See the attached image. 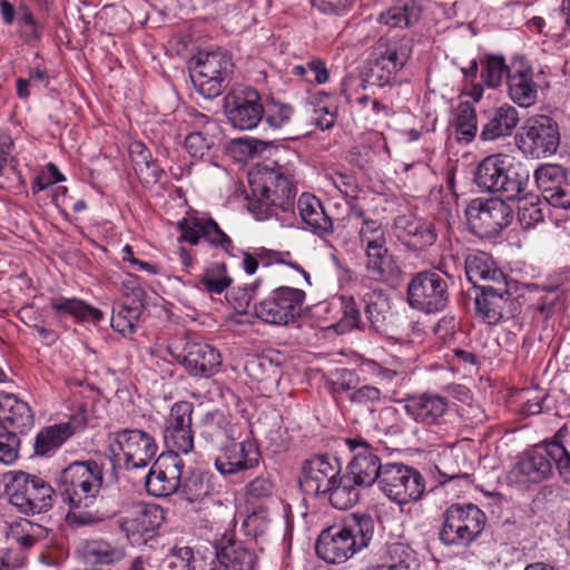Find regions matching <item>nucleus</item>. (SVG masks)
<instances>
[{"label":"nucleus","mask_w":570,"mask_h":570,"mask_svg":"<svg viewBox=\"0 0 570 570\" xmlns=\"http://www.w3.org/2000/svg\"><path fill=\"white\" fill-rule=\"evenodd\" d=\"M305 298L303 289L281 286L255 307V314L265 323L288 325L301 316Z\"/></svg>","instance_id":"4468645a"},{"label":"nucleus","mask_w":570,"mask_h":570,"mask_svg":"<svg viewBox=\"0 0 570 570\" xmlns=\"http://www.w3.org/2000/svg\"><path fill=\"white\" fill-rule=\"evenodd\" d=\"M224 111L232 127L239 130L256 128L264 115L259 95L250 87L233 88L224 98Z\"/></svg>","instance_id":"dca6fc26"},{"label":"nucleus","mask_w":570,"mask_h":570,"mask_svg":"<svg viewBox=\"0 0 570 570\" xmlns=\"http://www.w3.org/2000/svg\"><path fill=\"white\" fill-rule=\"evenodd\" d=\"M400 404L407 417L426 431L435 432L446 423L449 400L439 393L409 394Z\"/></svg>","instance_id":"2eb2a0df"},{"label":"nucleus","mask_w":570,"mask_h":570,"mask_svg":"<svg viewBox=\"0 0 570 570\" xmlns=\"http://www.w3.org/2000/svg\"><path fill=\"white\" fill-rule=\"evenodd\" d=\"M358 88H365L364 80L348 77L345 78L342 82V94L345 96L348 102L358 104L364 109L368 108L374 117L385 118L390 115V108L386 105L380 102L376 99H372L366 95H355L354 90Z\"/></svg>","instance_id":"49530a36"},{"label":"nucleus","mask_w":570,"mask_h":570,"mask_svg":"<svg viewBox=\"0 0 570 570\" xmlns=\"http://www.w3.org/2000/svg\"><path fill=\"white\" fill-rule=\"evenodd\" d=\"M188 132L184 138V147L195 159L209 160L217 150L218 125L207 115L193 111L185 120Z\"/></svg>","instance_id":"a211bd4d"},{"label":"nucleus","mask_w":570,"mask_h":570,"mask_svg":"<svg viewBox=\"0 0 570 570\" xmlns=\"http://www.w3.org/2000/svg\"><path fill=\"white\" fill-rule=\"evenodd\" d=\"M302 220L317 235L332 232V219L326 215L321 200L311 194H302L297 200Z\"/></svg>","instance_id":"f704fd0d"},{"label":"nucleus","mask_w":570,"mask_h":570,"mask_svg":"<svg viewBox=\"0 0 570 570\" xmlns=\"http://www.w3.org/2000/svg\"><path fill=\"white\" fill-rule=\"evenodd\" d=\"M180 236L178 240L197 245L204 238L210 246L230 253L232 239L220 229L218 224L206 213L188 212L178 222Z\"/></svg>","instance_id":"f3484780"},{"label":"nucleus","mask_w":570,"mask_h":570,"mask_svg":"<svg viewBox=\"0 0 570 570\" xmlns=\"http://www.w3.org/2000/svg\"><path fill=\"white\" fill-rule=\"evenodd\" d=\"M210 476L200 471H191L188 476L180 479V488L185 499L196 502L206 498L212 489Z\"/></svg>","instance_id":"603ef678"},{"label":"nucleus","mask_w":570,"mask_h":570,"mask_svg":"<svg viewBox=\"0 0 570 570\" xmlns=\"http://www.w3.org/2000/svg\"><path fill=\"white\" fill-rule=\"evenodd\" d=\"M503 187L499 191L508 194L509 198H514L528 190L530 174L520 163L512 159L511 167L503 174Z\"/></svg>","instance_id":"3c124183"},{"label":"nucleus","mask_w":570,"mask_h":570,"mask_svg":"<svg viewBox=\"0 0 570 570\" xmlns=\"http://www.w3.org/2000/svg\"><path fill=\"white\" fill-rule=\"evenodd\" d=\"M350 220L357 230L361 246L365 249L371 246L386 244V230L383 223L361 208L353 207Z\"/></svg>","instance_id":"473e14b6"},{"label":"nucleus","mask_w":570,"mask_h":570,"mask_svg":"<svg viewBox=\"0 0 570 570\" xmlns=\"http://www.w3.org/2000/svg\"><path fill=\"white\" fill-rule=\"evenodd\" d=\"M422 14L420 0H399L395 6L379 16V22L390 28H409L416 23Z\"/></svg>","instance_id":"e433bc0d"},{"label":"nucleus","mask_w":570,"mask_h":570,"mask_svg":"<svg viewBox=\"0 0 570 570\" xmlns=\"http://www.w3.org/2000/svg\"><path fill=\"white\" fill-rule=\"evenodd\" d=\"M18 24L21 37L26 42H32L40 38L38 24L32 12L27 8H20L18 12Z\"/></svg>","instance_id":"338daca9"},{"label":"nucleus","mask_w":570,"mask_h":570,"mask_svg":"<svg viewBox=\"0 0 570 570\" xmlns=\"http://www.w3.org/2000/svg\"><path fill=\"white\" fill-rule=\"evenodd\" d=\"M341 463L334 456L317 455L302 465L301 489L309 495L323 497L341 474Z\"/></svg>","instance_id":"412c9836"},{"label":"nucleus","mask_w":570,"mask_h":570,"mask_svg":"<svg viewBox=\"0 0 570 570\" xmlns=\"http://www.w3.org/2000/svg\"><path fill=\"white\" fill-rule=\"evenodd\" d=\"M537 188L541 196H537V222L542 217L541 207L551 205L567 209L570 207V186L566 183L563 168L557 164H546L537 168Z\"/></svg>","instance_id":"6ab92c4d"},{"label":"nucleus","mask_w":570,"mask_h":570,"mask_svg":"<svg viewBox=\"0 0 570 570\" xmlns=\"http://www.w3.org/2000/svg\"><path fill=\"white\" fill-rule=\"evenodd\" d=\"M85 557L89 562L110 564L121 558V552L104 540H91L85 546Z\"/></svg>","instance_id":"6e6d98bb"},{"label":"nucleus","mask_w":570,"mask_h":570,"mask_svg":"<svg viewBox=\"0 0 570 570\" xmlns=\"http://www.w3.org/2000/svg\"><path fill=\"white\" fill-rule=\"evenodd\" d=\"M464 271L468 281L478 288L479 282L497 285L507 283L503 272L495 266L492 257L484 252H476L466 256Z\"/></svg>","instance_id":"c756f323"},{"label":"nucleus","mask_w":570,"mask_h":570,"mask_svg":"<svg viewBox=\"0 0 570 570\" xmlns=\"http://www.w3.org/2000/svg\"><path fill=\"white\" fill-rule=\"evenodd\" d=\"M138 316L139 313L136 307L119 305L112 312L111 327L124 336L129 335L136 327Z\"/></svg>","instance_id":"052dcab7"},{"label":"nucleus","mask_w":570,"mask_h":570,"mask_svg":"<svg viewBox=\"0 0 570 570\" xmlns=\"http://www.w3.org/2000/svg\"><path fill=\"white\" fill-rule=\"evenodd\" d=\"M347 444L353 452V459L348 463L346 472L362 488L371 487L374 482L380 485L384 464L381 463L373 448L362 440L348 439Z\"/></svg>","instance_id":"5701e85b"},{"label":"nucleus","mask_w":570,"mask_h":570,"mask_svg":"<svg viewBox=\"0 0 570 570\" xmlns=\"http://www.w3.org/2000/svg\"><path fill=\"white\" fill-rule=\"evenodd\" d=\"M485 522L484 512L475 504H452L444 513L440 539L446 546H469L482 533Z\"/></svg>","instance_id":"0eeeda50"},{"label":"nucleus","mask_w":570,"mask_h":570,"mask_svg":"<svg viewBox=\"0 0 570 570\" xmlns=\"http://www.w3.org/2000/svg\"><path fill=\"white\" fill-rule=\"evenodd\" d=\"M164 442L168 449L166 453L188 454L194 450V435L191 428L164 430Z\"/></svg>","instance_id":"5fc2aeb1"},{"label":"nucleus","mask_w":570,"mask_h":570,"mask_svg":"<svg viewBox=\"0 0 570 570\" xmlns=\"http://www.w3.org/2000/svg\"><path fill=\"white\" fill-rule=\"evenodd\" d=\"M215 556L224 570H254L256 563L255 554L249 549L236 543L216 547Z\"/></svg>","instance_id":"a19ab883"},{"label":"nucleus","mask_w":570,"mask_h":570,"mask_svg":"<svg viewBox=\"0 0 570 570\" xmlns=\"http://www.w3.org/2000/svg\"><path fill=\"white\" fill-rule=\"evenodd\" d=\"M194 404L188 401L176 402L171 405L165 420L164 430L191 428Z\"/></svg>","instance_id":"bf43d9fd"},{"label":"nucleus","mask_w":570,"mask_h":570,"mask_svg":"<svg viewBox=\"0 0 570 570\" xmlns=\"http://www.w3.org/2000/svg\"><path fill=\"white\" fill-rule=\"evenodd\" d=\"M470 229L480 237H493L513 219L512 206L498 197L475 198L465 209Z\"/></svg>","instance_id":"9b49d317"},{"label":"nucleus","mask_w":570,"mask_h":570,"mask_svg":"<svg viewBox=\"0 0 570 570\" xmlns=\"http://www.w3.org/2000/svg\"><path fill=\"white\" fill-rule=\"evenodd\" d=\"M102 483V474L94 461H75L62 469L57 476L58 489L70 511L67 520L71 524L87 525L98 518L88 511L97 498Z\"/></svg>","instance_id":"f03ea898"},{"label":"nucleus","mask_w":570,"mask_h":570,"mask_svg":"<svg viewBox=\"0 0 570 570\" xmlns=\"http://www.w3.org/2000/svg\"><path fill=\"white\" fill-rule=\"evenodd\" d=\"M232 278L228 276L226 266L223 263L208 265L199 276V288L208 294H222L229 287Z\"/></svg>","instance_id":"09e8293b"},{"label":"nucleus","mask_w":570,"mask_h":570,"mask_svg":"<svg viewBox=\"0 0 570 570\" xmlns=\"http://www.w3.org/2000/svg\"><path fill=\"white\" fill-rule=\"evenodd\" d=\"M361 488L347 472L344 474L341 472L335 480V484L323 497L328 500L333 508L347 510L358 501Z\"/></svg>","instance_id":"58836bf2"},{"label":"nucleus","mask_w":570,"mask_h":570,"mask_svg":"<svg viewBox=\"0 0 570 570\" xmlns=\"http://www.w3.org/2000/svg\"><path fill=\"white\" fill-rule=\"evenodd\" d=\"M513 157L493 154L482 159L475 171V184L482 189L498 193L503 187V174L511 167Z\"/></svg>","instance_id":"c85d7f7f"},{"label":"nucleus","mask_w":570,"mask_h":570,"mask_svg":"<svg viewBox=\"0 0 570 570\" xmlns=\"http://www.w3.org/2000/svg\"><path fill=\"white\" fill-rule=\"evenodd\" d=\"M456 134L459 140L471 141L478 131L476 115L469 104H461L456 118Z\"/></svg>","instance_id":"13d9d810"},{"label":"nucleus","mask_w":570,"mask_h":570,"mask_svg":"<svg viewBox=\"0 0 570 570\" xmlns=\"http://www.w3.org/2000/svg\"><path fill=\"white\" fill-rule=\"evenodd\" d=\"M165 519L160 505L136 502L121 511L117 523L132 546H142L157 534Z\"/></svg>","instance_id":"f8f14e48"},{"label":"nucleus","mask_w":570,"mask_h":570,"mask_svg":"<svg viewBox=\"0 0 570 570\" xmlns=\"http://www.w3.org/2000/svg\"><path fill=\"white\" fill-rule=\"evenodd\" d=\"M371 518L352 514L340 527L321 532L316 542V553L327 563H343L366 548L373 537Z\"/></svg>","instance_id":"7ed1b4c3"},{"label":"nucleus","mask_w":570,"mask_h":570,"mask_svg":"<svg viewBox=\"0 0 570 570\" xmlns=\"http://www.w3.org/2000/svg\"><path fill=\"white\" fill-rule=\"evenodd\" d=\"M206 561L189 547H175L161 560L159 570H210Z\"/></svg>","instance_id":"c03bdc74"},{"label":"nucleus","mask_w":570,"mask_h":570,"mask_svg":"<svg viewBox=\"0 0 570 570\" xmlns=\"http://www.w3.org/2000/svg\"><path fill=\"white\" fill-rule=\"evenodd\" d=\"M194 61L190 71L194 87L205 98L217 97L233 69L229 55L222 50L199 51Z\"/></svg>","instance_id":"1a4fd4ad"},{"label":"nucleus","mask_w":570,"mask_h":570,"mask_svg":"<svg viewBox=\"0 0 570 570\" xmlns=\"http://www.w3.org/2000/svg\"><path fill=\"white\" fill-rule=\"evenodd\" d=\"M202 438L214 446L222 448L236 436V426L222 411L207 412L199 424Z\"/></svg>","instance_id":"7c9ffc66"},{"label":"nucleus","mask_w":570,"mask_h":570,"mask_svg":"<svg viewBox=\"0 0 570 570\" xmlns=\"http://www.w3.org/2000/svg\"><path fill=\"white\" fill-rule=\"evenodd\" d=\"M517 200V217L523 229L534 227V195L532 190H525L514 197Z\"/></svg>","instance_id":"0e129e2a"},{"label":"nucleus","mask_w":570,"mask_h":570,"mask_svg":"<svg viewBox=\"0 0 570 570\" xmlns=\"http://www.w3.org/2000/svg\"><path fill=\"white\" fill-rule=\"evenodd\" d=\"M65 179V176L58 170L57 166L50 163L47 165L46 169L35 178L31 189L33 194H37Z\"/></svg>","instance_id":"774afa93"},{"label":"nucleus","mask_w":570,"mask_h":570,"mask_svg":"<svg viewBox=\"0 0 570 570\" xmlns=\"http://www.w3.org/2000/svg\"><path fill=\"white\" fill-rule=\"evenodd\" d=\"M406 299L413 309L425 314L440 313L450 301L448 283L435 271L417 273L407 284Z\"/></svg>","instance_id":"ddd939ff"},{"label":"nucleus","mask_w":570,"mask_h":570,"mask_svg":"<svg viewBox=\"0 0 570 570\" xmlns=\"http://www.w3.org/2000/svg\"><path fill=\"white\" fill-rule=\"evenodd\" d=\"M379 489L392 502L404 505L422 499L425 482L413 466L403 463H385Z\"/></svg>","instance_id":"9d476101"},{"label":"nucleus","mask_w":570,"mask_h":570,"mask_svg":"<svg viewBox=\"0 0 570 570\" xmlns=\"http://www.w3.org/2000/svg\"><path fill=\"white\" fill-rule=\"evenodd\" d=\"M508 89L510 98L520 107H530L534 104L532 65L524 57H515L511 61Z\"/></svg>","instance_id":"bb28decb"},{"label":"nucleus","mask_w":570,"mask_h":570,"mask_svg":"<svg viewBox=\"0 0 570 570\" xmlns=\"http://www.w3.org/2000/svg\"><path fill=\"white\" fill-rule=\"evenodd\" d=\"M558 122L550 116L537 115V153L543 157L552 156L560 146Z\"/></svg>","instance_id":"37998d69"},{"label":"nucleus","mask_w":570,"mask_h":570,"mask_svg":"<svg viewBox=\"0 0 570 570\" xmlns=\"http://www.w3.org/2000/svg\"><path fill=\"white\" fill-rule=\"evenodd\" d=\"M259 458L261 452L255 441L228 442L219 448L214 465L220 475L228 478L256 468Z\"/></svg>","instance_id":"4be33fe9"},{"label":"nucleus","mask_w":570,"mask_h":570,"mask_svg":"<svg viewBox=\"0 0 570 570\" xmlns=\"http://www.w3.org/2000/svg\"><path fill=\"white\" fill-rule=\"evenodd\" d=\"M306 104L309 107L313 122L321 129H330L336 119L337 105L333 96L325 91H316L311 94Z\"/></svg>","instance_id":"ea45409f"},{"label":"nucleus","mask_w":570,"mask_h":570,"mask_svg":"<svg viewBox=\"0 0 570 570\" xmlns=\"http://www.w3.org/2000/svg\"><path fill=\"white\" fill-rule=\"evenodd\" d=\"M81 426V422L71 419L42 429L36 436L35 451L38 455H47L59 449Z\"/></svg>","instance_id":"72a5a7b5"},{"label":"nucleus","mask_w":570,"mask_h":570,"mask_svg":"<svg viewBox=\"0 0 570 570\" xmlns=\"http://www.w3.org/2000/svg\"><path fill=\"white\" fill-rule=\"evenodd\" d=\"M416 566L414 550L404 542H393L385 549L381 562L374 567L377 570H412Z\"/></svg>","instance_id":"79ce46f5"},{"label":"nucleus","mask_w":570,"mask_h":570,"mask_svg":"<svg viewBox=\"0 0 570 570\" xmlns=\"http://www.w3.org/2000/svg\"><path fill=\"white\" fill-rule=\"evenodd\" d=\"M365 268L367 276L373 281L389 282L396 278L401 271L393 255L389 253L386 244L365 248Z\"/></svg>","instance_id":"2f4dec72"},{"label":"nucleus","mask_w":570,"mask_h":570,"mask_svg":"<svg viewBox=\"0 0 570 570\" xmlns=\"http://www.w3.org/2000/svg\"><path fill=\"white\" fill-rule=\"evenodd\" d=\"M298 159L297 153L284 148L277 151L273 166L264 165L249 171L248 183L254 198L249 209L258 219L275 217L282 226L294 225V179Z\"/></svg>","instance_id":"f257e3e1"},{"label":"nucleus","mask_w":570,"mask_h":570,"mask_svg":"<svg viewBox=\"0 0 570 570\" xmlns=\"http://www.w3.org/2000/svg\"><path fill=\"white\" fill-rule=\"evenodd\" d=\"M179 362L190 375L210 377L219 371L222 356L218 350L212 345L188 343Z\"/></svg>","instance_id":"a878e982"},{"label":"nucleus","mask_w":570,"mask_h":570,"mask_svg":"<svg viewBox=\"0 0 570 570\" xmlns=\"http://www.w3.org/2000/svg\"><path fill=\"white\" fill-rule=\"evenodd\" d=\"M338 308H341V303L337 296H333L330 299L317 303L312 309V315L320 326L334 330V324H336L335 312H338Z\"/></svg>","instance_id":"e2e57ef3"},{"label":"nucleus","mask_w":570,"mask_h":570,"mask_svg":"<svg viewBox=\"0 0 570 570\" xmlns=\"http://www.w3.org/2000/svg\"><path fill=\"white\" fill-rule=\"evenodd\" d=\"M184 461L175 453H161L145 476L147 492L153 497H167L180 488Z\"/></svg>","instance_id":"aec40b11"},{"label":"nucleus","mask_w":570,"mask_h":570,"mask_svg":"<svg viewBox=\"0 0 570 570\" xmlns=\"http://www.w3.org/2000/svg\"><path fill=\"white\" fill-rule=\"evenodd\" d=\"M509 298L508 283L480 285L474 297L475 315L490 325L498 324Z\"/></svg>","instance_id":"b1692460"},{"label":"nucleus","mask_w":570,"mask_h":570,"mask_svg":"<svg viewBox=\"0 0 570 570\" xmlns=\"http://www.w3.org/2000/svg\"><path fill=\"white\" fill-rule=\"evenodd\" d=\"M35 425V413L28 402L14 394L0 392V426L16 435L29 432Z\"/></svg>","instance_id":"393cba45"},{"label":"nucleus","mask_w":570,"mask_h":570,"mask_svg":"<svg viewBox=\"0 0 570 570\" xmlns=\"http://www.w3.org/2000/svg\"><path fill=\"white\" fill-rule=\"evenodd\" d=\"M108 455L114 469H145L155 459V439L139 429H124L109 434Z\"/></svg>","instance_id":"20e7f679"},{"label":"nucleus","mask_w":570,"mask_h":570,"mask_svg":"<svg viewBox=\"0 0 570 570\" xmlns=\"http://www.w3.org/2000/svg\"><path fill=\"white\" fill-rule=\"evenodd\" d=\"M13 140L7 134L0 135V177L4 175L6 168L9 166L10 171L14 175L16 180L19 185H23L24 180L17 169V159L12 155Z\"/></svg>","instance_id":"680f3d73"},{"label":"nucleus","mask_w":570,"mask_h":570,"mask_svg":"<svg viewBox=\"0 0 570 570\" xmlns=\"http://www.w3.org/2000/svg\"><path fill=\"white\" fill-rule=\"evenodd\" d=\"M364 302V314L367 321L374 330L380 331L390 312L387 299L381 293L372 292L365 296Z\"/></svg>","instance_id":"864d4df0"},{"label":"nucleus","mask_w":570,"mask_h":570,"mask_svg":"<svg viewBox=\"0 0 570 570\" xmlns=\"http://www.w3.org/2000/svg\"><path fill=\"white\" fill-rule=\"evenodd\" d=\"M130 156L134 169L142 183L153 184L160 178L163 170L154 163L150 151L141 142L130 146Z\"/></svg>","instance_id":"de8ad7c7"},{"label":"nucleus","mask_w":570,"mask_h":570,"mask_svg":"<svg viewBox=\"0 0 570 570\" xmlns=\"http://www.w3.org/2000/svg\"><path fill=\"white\" fill-rule=\"evenodd\" d=\"M397 237L414 249H423L436 240L431 224L412 214L400 215L394 220Z\"/></svg>","instance_id":"cd10ccee"},{"label":"nucleus","mask_w":570,"mask_h":570,"mask_svg":"<svg viewBox=\"0 0 570 570\" xmlns=\"http://www.w3.org/2000/svg\"><path fill=\"white\" fill-rule=\"evenodd\" d=\"M553 429L542 430L537 442V482L553 475V469L559 476L570 484V454L562 444V430L560 417L552 415Z\"/></svg>","instance_id":"6e6552de"},{"label":"nucleus","mask_w":570,"mask_h":570,"mask_svg":"<svg viewBox=\"0 0 570 570\" xmlns=\"http://www.w3.org/2000/svg\"><path fill=\"white\" fill-rule=\"evenodd\" d=\"M9 502L24 514L42 513L51 509L53 489L42 478L22 471L12 473L6 487Z\"/></svg>","instance_id":"423d86ee"},{"label":"nucleus","mask_w":570,"mask_h":570,"mask_svg":"<svg viewBox=\"0 0 570 570\" xmlns=\"http://www.w3.org/2000/svg\"><path fill=\"white\" fill-rule=\"evenodd\" d=\"M412 39L407 37L381 38L367 59V78L373 85L383 87L403 69L412 55Z\"/></svg>","instance_id":"39448f33"},{"label":"nucleus","mask_w":570,"mask_h":570,"mask_svg":"<svg viewBox=\"0 0 570 570\" xmlns=\"http://www.w3.org/2000/svg\"><path fill=\"white\" fill-rule=\"evenodd\" d=\"M20 439L14 432L0 433V464L11 465L19 458Z\"/></svg>","instance_id":"69168bd1"},{"label":"nucleus","mask_w":570,"mask_h":570,"mask_svg":"<svg viewBox=\"0 0 570 570\" xmlns=\"http://www.w3.org/2000/svg\"><path fill=\"white\" fill-rule=\"evenodd\" d=\"M482 79L490 88H497L501 85L503 76L509 72L504 58L498 55H488L482 62Z\"/></svg>","instance_id":"4d7b16f0"},{"label":"nucleus","mask_w":570,"mask_h":570,"mask_svg":"<svg viewBox=\"0 0 570 570\" xmlns=\"http://www.w3.org/2000/svg\"><path fill=\"white\" fill-rule=\"evenodd\" d=\"M519 122V116L514 107L502 105L494 109L483 126L481 137L483 140H495L509 136Z\"/></svg>","instance_id":"c9c22d12"},{"label":"nucleus","mask_w":570,"mask_h":570,"mask_svg":"<svg viewBox=\"0 0 570 570\" xmlns=\"http://www.w3.org/2000/svg\"><path fill=\"white\" fill-rule=\"evenodd\" d=\"M337 299L341 303V308H338V312H335L336 324H334V331L345 333L358 327L362 323V316L354 297L340 295Z\"/></svg>","instance_id":"8fccbe9b"},{"label":"nucleus","mask_w":570,"mask_h":570,"mask_svg":"<svg viewBox=\"0 0 570 570\" xmlns=\"http://www.w3.org/2000/svg\"><path fill=\"white\" fill-rule=\"evenodd\" d=\"M50 306L59 316H71L76 322L98 323L102 320V313L98 308L76 297H52Z\"/></svg>","instance_id":"4c0bfd02"},{"label":"nucleus","mask_w":570,"mask_h":570,"mask_svg":"<svg viewBox=\"0 0 570 570\" xmlns=\"http://www.w3.org/2000/svg\"><path fill=\"white\" fill-rule=\"evenodd\" d=\"M508 484L520 492L530 491L534 483V455L525 451L512 465L507 475Z\"/></svg>","instance_id":"a18cd8bd"}]
</instances>
